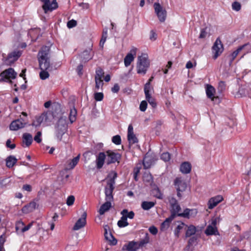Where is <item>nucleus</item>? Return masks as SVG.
<instances>
[{
	"instance_id": "obj_33",
	"label": "nucleus",
	"mask_w": 251,
	"mask_h": 251,
	"mask_svg": "<svg viewBox=\"0 0 251 251\" xmlns=\"http://www.w3.org/2000/svg\"><path fill=\"white\" fill-rule=\"evenodd\" d=\"M91 50V49H89L88 50H85L81 53V57L84 61L86 62L92 59V56L90 54Z\"/></svg>"
},
{
	"instance_id": "obj_38",
	"label": "nucleus",
	"mask_w": 251,
	"mask_h": 251,
	"mask_svg": "<svg viewBox=\"0 0 251 251\" xmlns=\"http://www.w3.org/2000/svg\"><path fill=\"white\" fill-rule=\"evenodd\" d=\"M127 140L129 142V144L132 145L137 143L138 142V140L134 133L132 134H127Z\"/></svg>"
},
{
	"instance_id": "obj_55",
	"label": "nucleus",
	"mask_w": 251,
	"mask_h": 251,
	"mask_svg": "<svg viewBox=\"0 0 251 251\" xmlns=\"http://www.w3.org/2000/svg\"><path fill=\"white\" fill-rule=\"evenodd\" d=\"M5 241V239L4 237V235L2 234L1 236H0V251H4L3 245Z\"/></svg>"
},
{
	"instance_id": "obj_37",
	"label": "nucleus",
	"mask_w": 251,
	"mask_h": 251,
	"mask_svg": "<svg viewBox=\"0 0 251 251\" xmlns=\"http://www.w3.org/2000/svg\"><path fill=\"white\" fill-rule=\"evenodd\" d=\"M149 237L148 233L146 234L145 237L141 240L139 242H137L139 248L145 246L149 242Z\"/></svg>"
},
{
	"instance_id": "obj_31",
	"label": "nucleus",
	"mask_w": 251,
	"mask_h": 251,
	"mask_svg": "<svg viewBox=\"0 0 251 251\" xmlns=\"http://www.w3.org/2000/svg\"><path fill=\"white\" fill-rule=\"evenodd\" d=\"M184 226H187V225L183 222H180V224L177 226L174 230V235L176 238H178L179 237L180 232Z\"/></svg>"
},
{
	"instance_id": "obj_42",
	"label": "nucleus",
	"mask_w": 251,
	"mask_h": 251,
	"mask_svg": "<svg viewBox=\"0 0 251 251\" xmlns=\"http://www.w3.org/2000/svg\"><path fill=\"white\" fill-rule=\"evenodd\" d=\"M80 158V154L72 159L69 163L71 169H73L78 163Z\"/></svg>"
},
{
	"instance_id": "obj_10",
	"label": "nucleus",
	"mask_w": 251,
	"mask_h": 251,
	"mask_svg": "<svg viewBox=\"0 0 251 251\" xmlns=\"http://www.w3.org/2000/svg\"><path fill=\"white\" fill-rule=\"evenodd\" d=\"M21 54V51L18 50H15L13 51L8 54L5 61V64L8 65H11L18 59Z\"/></svg>"
},
{
	"instance_id": "obj_19",
	"label": "nucleus",
	"mask_w": 251,
	"mask_h": 251,
	"mask_svg": "<svg viewBox=\"0 0 251 251\" xmlns=\"http://www.w3.org/2000/svg\"><path fill=\"white\" fill-rule=\"evenodd\" d=\"M223 200V197L220 195H218L215 197L211 198L208 201V207L209 209H212L215 207L219 202Z\"/></svg>"
},
{
	"instance_id": "obj_15",
	"label": "nucleus",
	"mask_w": 251,
	"mask_h": 251,
	"mask_svg": "<svg viewBox=\"0 0 251 251\" xmlns=\"http://www.w3.org/2000/svg\"><path fill=\"white\" fill-rule=\"evenodd\" d=\"M137 49L133 48L130 52L127 54L124 58V63L126 67H128L134 60V56L136 55Z\"/></svg>"
},
{
	"instance_id": "obj_46",
	"label": "nucleus",
	"mask_w": 251,
	"mask_h": 251,
	"mask_svg": "<svg viewBox=\"0 0 251 251\" xmlns=\"http://www.w3.org/2000/svg\"><path fill=\"white\" fill-rule=\"evenodd\" d=\"M104 76L103 70L101 68H98L96 71V75L95 78H102Z\"/></svg>"
},
{
	"instance_id": "obj_60",
	"label": "nucleus",
	"mask_w": 251,
	"mask_h": 251,
	"mask_svg": "<svg viewBox=\"0 0 251 251\" xmlns=\"http://www.w3.org/2000/svg\"><path fill=\"white\" fill-rule=\"evenodd\" d=\"M168 200L171 206L178 203L177 201L174 197H169L168 198Z\"/></svg>"
},
{
	"instance_id": "obj_20",
	"label": "nucleus",
	"mask_w": 251,
	"mask_h": 251,
	"mask_svg": "<svg viewBox=\"0 0 251 251\" xmlns=\"http://www.w3.org/2000/svg\"><path fill=\"white\" fill-rule=\"evenodd\" d=\"M139 247L137 242L131 241L127 244L124 245L122 248L123 251H136L139 249Z\"/></svg>"
},
{
	"instance_id": "obj_18",
	"label": "nucleus",
	"mask_w": 251,
	"mask_h": 251,
	"mask_svg": "<svg viewBox=\"0 0 251 251\" xmlns=\"http://www.w3.org/2000/svg\"><path fill=\"white\" fill-rule=\"evenodd\" d=\"M33 142V138L31 134L28 133H25L23 134V147H28Z\"/></svg>"
},
{
	"instance_id": "obj_59",
	"label": "nucleus",
	"mask_w": 251,
	"mask_h": 251,
	"mask_svg": "<svg viewBox=\"0 0 251 251\" xmlns=\"http://www.w3.org/2000/svg\"><path fill=\"white\" fill-rule=\"evenodd\" d=\"M41 132L38 131L34 138V140L38 143H40L42 141V139L41 138Z\"/></svg>"
},
{
	"instance_id": "obj_8",
	"label": "nucleus",
	"mask_w": 251,
	"mask_h": 251,
	"mask_svg": "<svg viewBox=\"0 0 251 251\" xmlns=\"http://www.w3.org/2000/svg\"><path fill=\"white\" fill-rule=\"evenodd\" d=\"M154 11L156 14L160 22H164L166 18L167 11L163 7L157 2H155L153 4Z\"/></svg>"
},
{
	"instance_id": "obj_36",
	"label": "nucleus",
	"mask_w": 251,
	"mask_h": 251,
	"mask_svg": "<svg viewBox=\"0 0 251 251\" xmlns=\"http://www.w3.org/2000/svg\"><path fill=\"white\" fill-rule=\"evenodd\" d=\"M121 215L123 216H125L126 219L127 220V218H129L130 219H133L135 214L133 211H131L130 212L128 211V210L126 209H124L121 212Z\"/></svg>"
},
{
	"instance_id": "obj_13",
	"label": "nucleus",
	"mask_w": 251,
	"mask_h": 251,
	"mask_svg": "<svg viewBox=\"0 0 251 251\" xmlns=\"http://www.w3.org/2000/svg\"><path fill=\"white\" fill-rule=\"evenodd\" d=\"M103 227L104 230V235L105 239L107 240H108L110 242V244L111 245H116L117 243V240L114 238V237L110 232L109 226L107 225H106L104 226Z\"/></svg>"
},
{
	"instance_id": "obj_1",
	"label": "nucleus",
	"mask_w": 251,
	"mask_h": 251,
	"mask_svg": "<svg viewBox=\"0 0 251 251\" xmlns=\"http://www.w3.org/2000/svg\"><path fill=\"white\" fill-rule=\"evenodd\" d=\"M50 48L43 47L37 54L38 61L40 70H50L51 68L50 61Z\"/></svg>"
},
{
	"instance_id": "obj_39",
	"label": "nucleus",
	"mask_w": 251,
	"mask_h": 251,
	"mask_svg": "<svg viewBox=\"0 0 251 251\" xmlns=\"http://www.w3.org/2000/svg\"><path fill=\"white\" fill-rule=\"evenodd\" d=\"M44 116L45 115H43V114H42L40 116L36 117V120L33 122L32 125L35 126H39L41 123H44Z\"/></svg>"
},
{
	"instance_id": "obj_29",
	"label": "nucleus",
	"mask_w": 251,
	"mask_h": 251,
	"mask_svg": "<svg viewBox=\"0 0 251 251\" xmlns=\"http://www.w3.org/2000/svg\"><path fill=\"white\" fill-rule=\"evenodd\" d=\"M44 116V123L46 126H48L50 124V122L53 119V116L52 113L50 112L43 113Z\"/></svg>"
},
{
	"instance_id": "obj_11",
	"label": "nucleus",
	"mask_w": 251,
	"mask_h": 251,
	"mask_svg": "<svg viewBox=\"0 0 251 251\" xmlns=\"http://www.w3.org/2000/svg\"><path fill=\"white\" fill-rule=\"evenodd\" d=\"M247 48L246 52H248L249 50H251V47L249 43L245 44L242 46H241L238 48V49L234 51L231 54L228 55V57L229 60V65L231 66L232 62L234 60V59L236 57L239 52L242 50Z\"/></svg>"
},
{
	"instance_id": "obj_34",
	"label": "nucleus",
	"mask_w": 251,
	"mask_h": 251,
	"mask_svg": "<svg viewBox=\"0 0 251 251\" xmlns=\"http://www.w3.org/2000/svg\"><path fill=\"white\" fill-rule=\"evenodd\" d=\"M155 202L153 201H144L141 204L142 208L145 210H148L155 205Z\"/></svg>"
},
{
	"instance_id": "obj_30",
	"label": "nucleus",
	"mask_w": 251,
	"mask_h": 251,
	"mask_svg": "<svg viewBox=\"0 0 251 251\" xmlns=\"http://www.w3.org/2000/svg\"><path fill=\"white\" fill-rule=\"evenodd\" d=\"M174 216L170 215V216L167 218L166 219V220L162 223L161 226V229H167L171 222L174 219Z\"/></svg>"
},
{
	"instance_id": "obj_16",
	"label": "nucleus",
	"mask_w": 251,
	"mask_h": 251,
	"mask_svg": "<svg viewBox=\"0 0 251 251\" xmlns=\"http://www.w3.org/2000/svg\"><path fill=\"white\" fill-rule=\"evenodd\" d=\"M40 0L43 3L42 8L45 13H47L48 11H52L55 9L56 3L54 2H51L50 0Z\"/></svg>"
},
{
	"instance_id": "obj_40",
	"label": "nucleus",
	"mask_w": 251,
	"mask_h": 251,
	"mask_svg": "<svg viewBox=\"0 0 251 251\" xmlns=\"http://www.w3.org/2000/svg\"><path fill=\"white\" fill-rule=\"evenodd\" d=\"M117 225L120 227H124L128 226V223L127 222V220L126 219V217L122 216L121 220L118 222Z\"/></svg>"
},
{
	"instance_id": "obj_53",
	"label": "nucleus",
	"mask_w": 251,
	"mask_h": 251,
	"mask_svg": "<svg viewBox=\"0 0 251 251\" xmlns=\"http://www.w3.org/2000/svg\"><path fill=\"white\" fill-rule=\"evenodd\" d=\"M241 4L237 1H234L232 4V8L234 10L239 11L241 9Z\"/></svg>"
},
{
	"instance_id": "obj_35",
	"label": "nucleus",
	"mask_w": 251,
	"mask_h": 251,
	"mask_svg": "<svg viewBox=\"0 0 251 251\" xmlns=\"http://www.w3.org/2000/svg\"><path fill=\"white\" fill-rule=\"evenodd\" d=\"M152 163V161L151 157L149 156H145L143 159V166L144 168L146 169L150 168Z\"/></svg>"
},
{
	"instance_id": "obj_32",
	"label": "nucleus",
	"mask_w": 251,
	"mask_h": 251,
	"mask_svg": "<svg viewBox=\"0 0 251 251\" xmlns=\"http://www.w3.org/2000/svg\"><path fill=\"white\" fill-rule=\"evenodd\" d=\"M171 207V215H174L175 218L176 216H177V214L179 213V212L181 210V207L178 203L175 205H172Z\"/></svg>"
},
{
	"instance_id": "obj_43",
	"label": "nucleus",
	"mask_w": 251,
	"mask_h": 251,
	"mask_svg": "<svg viewBox=\"0 0 251 251\" xmlns=\"http://www.w3.org/2000/svg\"><path fill=\"white\" fill-rule=\"evenodd\" d=\"M41 71L39 74L40 77L42 80H45L49 78L50 75L48 71L50 70H41Z\"/></svg>"
},
{
	"instance_id": "obj_62",
	"label": "nucleus",
	"mask_w": 251,
	"mask_h": 251,
	"mask_svg": "<svg viewBox=\"0 0 251 251\" xmlns=\"http://www.w3.org/2000/svg\"><path fill=\"white\" fill-rule=\"evenodd\" d=\"M197 240V237L196 236H193L191 237L188 241V244L189 246H192L193 244H194Z\"/></svg>"
},
{
	"instance_id": "obj_7",
	"label": "nucleus",
	"mask_w": 251,
	"mask_h": 251,
	"mask_svg": "<svg viewBox=\"0 0 251 251\" xmlns=\"http://www.w3.org/2000/svg\"><path fill=\"white\" fill-rule=\"evenodd\" d=\"M212 50L214 54L213 58L214 59H217L223 52L224 47L220 38H218L216 40L212 48Z\"/></svg>"
},
{
	"instance_id": "obj_5",
	"label": "nucleus",
	"mask_w": 251,
	"mask_h": 251,
	"mask_svg": "<svg viewBox=\"0 0 251 251\" xmlns=\"http://www.w3.org/2000/svg\"><path fill=\"white\" fill-rule=\"evenodd\" d=\"M106 162L107 165L114 163L116 162H119V160L121 158V155L118 152H114L111 150H108L105 151Z\"/></svg>"
},
{
	"instance_id": "obj_41",
	"label": "nucleus",
	"mask_w": 251,
	"mask_h": 251,
	"mask_svg": "<svg viewBox=\"0 0 251 251\" xmlns=\"http://www.w3.org/2000/svg\"><path fill=\"white\" fill-rule=\"evenodd\" d=\"M151 89H152V88L151 87L150 82H147L144 86V92L146 98L149 97V95H151L150 92Z\"/></svg>"
},
{
	"instance_id": "obj_48",
	"label": "nucleus",
	"mask_w": 251,
	"mask_h": 251,
	"mask_svg": "<svg viewBox=\"0 0 251 251\" xmlns=\"http://www.w3.org/2000/svg\"><path fill=\"white\" fill-rule=\"evenodd\" d=\"M112 141L114 144L117 145H120L121 144V138L120 136L119 135L114 136L112 138Z\"/></svg>"
},
{
	"instance_id": "obj_2",
	"label": "nucleus",
	"mask_w": 251,
	"mask_h": 251,
	"mask_svg": "<svg viewBox=\"0 0 251 251\" xmlns=\"http://www.w3.org/2000/svg\"><path fill=\"white\" fill-rule=\"evenodd\" d=\"M117 177V174L115 172H110L107 177L109 179L107 181V185L105 187V200L112 201L113 200V196L112 195L113 191L115 188L114 185L115 184V179Z\"/></svg>"
},
{
	"instance_id": "obj_61",
	"label": "nucleus",
	"mask_w": 251,
	"mask_h": 251,
	"mask_svg": "<svg viewBox=\"0 0 251 251\" xmlns=\"http://www.w3.org/2000/svg\"><path fill=\"white\" fill-rule=\"evenodd\" d=\"M220 220L221 219L219 217H217L212 219V222L211 225L214 227H216V225L217 223H219L220 221Z\"/></svg>"
},
{
	"instance_id": "obj_54",
	"label": "nucleus",
	"mask_w": 251,
	"mask_h": 251,
	"mask_svg": "<svg viewBox=\"0 0 251 251\" xmlns=\"http://www.w3.org/2000/svg\"><path fill=\"white\" fill-rule=\"evenodd\" d=\"M207 27H205L201 29V33L199 35V38L200 39H203L205 38L206 36L207 35Z\"/></svg>"
},
{
	"instance_id": "obj_26",
	"label": "nucleus",
	"mask_w": 251,
	"mask_h": 251,
	"mask_svg": "<svg viewBox=\"0 0 251 251\" xmlns=\"http://www.w3.org/2000/svg\"><path fill=\"white\" fill-rule=\"evenodd\" d=\"M185 227L187 228L185 232V238L190 237L196 234L197 232V228L195 226L193 225H190Z\"/></svg>"
},
{
	"instance_id": "obj_25",
	"label": "nucleus",
	"mask_w": 251,
	"mask_h": 251,
	"mask_svg": "<svg viewBox=\"0 0 251 251\" xmlns=\"http://www.w3.org/2000/svg\"><path fill=\"white\" fill-rule=\"evenodd\" d=\"M110 201H106V202L102 204L99 210V213L102 215L107 211L111 207V203Z\"/></svg>"
},
{
	"instance_id": "obj_45",
	"label": "nucleus",
	"mask_w": 251,
	"mask_h": 251,
	"mask_svg": "<svg viewBox=\"0 0 251 251\" xmlns=\"http://www.w3.org/2000/svg\"><path fill=\"white\" fill-rule=\"evenodd\" d=\"M190 209L186 208L182 213H179L177 214V216L185 218H190Z\"/></svg>"
},
{
	"instance_id": "obj_6",
	"label": "nucleus",
	"mask_w": 251,
	"mask_h": 251,
	"mask_svg": "<svg viewBox=\"0 0 251 251\" xmlns=\"http://www.w3.org/2000/svg\"><path fill=\"white\" fill-rule=\"evenodd\" d=\"M174 185L177 191V197L180 198H181V193L185 191L187 188L186 183L181 178L177 177L174 180Z\"/></svg>"
},
{
	"instance_id": "obj_44",
	"label": "nucleus",
	"mask_w": 251,
	"mask_h": 251,
	"mask_svg": "<svg viewBox=\"0 0 251 251\" xmlns=\"http://www.w3.org/2000/svg\"><path fill=\"white\" fill-rule=\"evenodd\" d=\"M95 80L96 83L95 89L96 90H99L100 88L102 89L104 84L102 79L95 78Z\"/></svg>"
},
{
	"instance_id": "obj_57",
	"label": "nucleus",
	"mask_w": 251,
	"mask_h": 251,
	"mask_svg": "<svg viewBox=\"0 0 251 251\" xmlns=\"http://www.w3.org/2000/svg\"><path fill=\"white\" fill-rule=\"evenodd\" d=\"M147 105H148V103L146 100L142 101L140 104V107H139L140 110L142 112L145 111L147 109Z\"/></svg>"
},
{
	"instance_id": "obj_63",
	"label": "nucleus",
	"mask_w": 251,
	"mask_h": 251,
	"mask_svg": "<svg viewBox=\"0 0 251 251\" xmlns=\"http://www.w3.org/2000/svg\"><path fill=\"white\" fill-rule=\"evenodd\" d=\"M156 33L153 30H151L150 32V39L151 41H154L156 39Z\"/></svg>"
},
{
	"instance_id": "obj_21",
	"label": "nucleus",
	"mask_w": 251,
	"mask_h": 251,
	"mask_svg": "<svg viewBox=\"0 0 251 251\" xmlns=\"http://www.w3.org/2000/svg\"><path fill=\"white\" fill-rule=\"evenodd\" d=\"M106 158L105 152H100L99 153L96 159L97 168L98 169H101L102 167Z\"/></svg>"
},
{
	"instance_id": "obj_58",
	"label": "nucleus",
	"mask_w": 251,
	"mask_h": 251,
	"mask_svg": "<svg viewBox=\"0 0 251 251\" xmlns=\"http://www.w3.org/2000/svg\"><path fill=\"white\" fill-rule=\"evenodd\" d=\"M77 25V22L75 20H71L68 22L67 26L68 28H71Z\"/></svg>"
},
{
	"instance_id": "obj_28",
	"label": "nucleus",
	"mask_w": 251,
	"mask_h": 251,
	"mask_svg": "<svg viewBox=\"0 0 251 251\" xmlns=\"http://www.w3.org/2000/svg\"><path fill=\"white\" fill-rule=\"evenodd\" d=\"M5 161L7 167L11 168L16 163L17 159L15 156L10 155L6 158Z\"/></svg>"
},
{
	"instance_id": "obj_14",
	"label": "nucleus",
	"mask_w": 251,
	"mask_h": 251,
	"mask_svg": "<svg viewBox=\"0 0 251 251\" xmlns=\"http://www.w3.org/2000/svg\"><path fill=\"white\" fill-rule=\"evenodd\" d=\"M86 217L87 213L86 212H84L81 215V217L76 221L73 227V229L74 230H77L85 226L86 224Z\"/></svg>"
},
{
	"instance_id": "obj_49",
	"label": "nucleus",
	"mask_w": 251,
	"mask_h": 251,
	"mask_svg": "<svg viewBox=\"0 0 251 251\" xmlns=\"http://www.w3.org/2000/svg\"><path fill=\"white\" fill-rule=\"evenodd\" d=\"M161 159L165 162L169 161L171 159V155L168 152H164L161 155Z\"/></svg>"
},
{
	"instance_id": "obj_22",
	"label": "nucleus",
	"mask_w": 251,
	"mask_h": 251,
	"mask_svg": "<svg viewBox=\"0 0 251 251\" xmlns=\"http://www.w3.org/2000/svg\"><path fill=\"white\" fill-rule=\"evenodd\" d=\"M37 206V203L35 201H31L28 204L25 205L22 209L24 214H28L34 210Z\"/></svg>"
},
{
	"instance_id": "obj_9",
	"label": "nucleus",
	"mask_w": 251,
	"mask_h": 251,
	"mask_svg": "<svg viewBox=\"0 0 251 251\" xmlns=\"http://www.w3.org/2000/svg\"><path fill=\"white\" fill-rule=\"evenodd\" d=\"M236 96L239 97L251 96V84L246 83L242 85L239 88Z\"/></svg>"
},
{
	"instance_id": "obj_23",
	"label": "nucleus",
	"mask_w": 251,
	"mask_h": 251,
	"mask_svg": "<svg viewBox=\"0 0 251 251\" xmlns=\"http://www.w3.org/2000/svg\"><path fill=\"white\" fill-rule=\"evenodd\" d=\"M204 233L207 236L212 235H219V232L218 230L217 227H214L211 225H208L207 226V227L204 231Z\"/></svg>"
},
{
	"instance_id": "obj_56",
	"label": "nucleus",
	"mask_w": 251,
	"mask_h": 251,
	"mask_svg": "<svg viewBox=\"0 0 251 251\" xmlns=\"http://www.w3.org/2000/svg\"><path fill=\"white\" fill-rule=\"evenodd\" d=\"M75 200V198L74 196L71 195V196H69L67 199V202H66L68 206L72 205L74 203Z\"/></svg>"
},
{
	"instance_id": "obj_64",
	"label": "nucleus",
	"mask_w": 251,
	"mask_h": 251,
	"mask_svg": "<svg viewBox=\"0 0 251 251\" xmlns=\"http://www.w3.org/2000/svg\"><path fill=\"white\" fill-rule=\"evenodd\" d=\"M150 232L153 235H156L157 233V228L154 226H151L149 228Z\"/></svg>"
},
{
	"instance_id": "obj_27",
	"label": "nucleus",
	"mask_w": 251,
	"mask_h": 251,
	"mask_svg": "<svg viewBox=\"0 0 251 251\" xmlns=\"http://www.w3.org/2000/svg\"><path fill=\"white\" fill-rule=\"evenodd\" d=\"M191 165L188 162L182 163L180 166V172L184 174H187L191 172Z\"/></svg>"
},
{
	"instance_id": "obj_52",
	"label": "nucleus",
	"mask_w": 251,
	"mask_h": 251,
	"mask_svg": "<svg viewBox=\"0 0 251 251\" xmlns=\"http://www.w3.org/2000/svg\"><path fill=\"white\" fill-rule=\"evenodd\" d=\"M146 100H148L150 104L153 107L155 108L156 106V103L155 101V100L151 98V95H149V97L146 98Z\"/></svg>"
},
{
	"instance_id": "obj_47",
	"label": "nucleus",
	"mask_w": 251,
	"mask_h": 251,
	"mask_svg": "<svg viewBox=\"0 0 251 251\" xmlns=\"http://www.w3.org/2000/svg\"><path fill=\"white\" fill-rule=\"evenodd\" d=\"M76 114V111L75 109H72L70 111L69 119L71 122L72 123L75 120V115Z\"/></svg>"
},
{
	"instance_id": "obj_4",
	"label": "nucleus",
	"mask_w": 251,
	"mask_h": 251,
	"mask_svg": "<svg viewBox=\"0 0 251 251\" xmlns=\"http://www.w3.org/2000/svg\"><path fill=\"white\" fill-rule=\"evenodd\" d=\"M67 127L66 119L63 117L60 118L55 126L56 135L60 141L61 140L62 136L67 131Z\"/></svg>"
},
{
	"instance_id": "obj_24",
	"label": "nucleus",
	"mask_w": 251,
	"mask_h": 251,
	"mask_svg": "<svg viewBox=\"0 0 251 251\" xmlns=\"http://www.w3.org/2000/svg\"><path fill=\"white\" fill-rule=\"evenodd\" d=\"M215 93V88L211 85H207L206 89V93L207 97L210 99L212 100H214V99H217L218 97H214Z\"/></svg>"
},
{
	"instance_id": "obj_3",
	"label": "nucleus",
	"mask_w": 251,
	"mask_h": 251,
	"mask_svg": "<svg viewBox=\"0 0 251 251\" xmlns=\"http://www.w3.org/2000/svg\"><path fill=\"white\" fill-rule=\"evenodd\" d=\"M150 62L147 54H142L138 57L136 65L137 73L145 75L150 67Z\"/></svg>"
},
{
	"instance_id": "obj_17",
	"label": "nucleus",
	"mask_w": 251,
	"mask_h": 251,
	"mask_svg": "<svg viewBox=\"0 0 251 251\" xmlns=\"http://www.w3.org/2000/svg\"><path fill=\"white\" fill-rule=\"evenodd\" d=\"M25 123L22 122L20 119L15 120L11 122L9 126V128L11 130H18L25 126Z\"/></svg>"
},
{
	"instance_id": "obj_51",
	"label": "nucleus",
	"mask_w": 251,
	"mask_h": 251,
	"mask_svg": "<svg viewBox=\"0 0 251 251\" xmlns=\"http://www.w3.org/2000/svg\"><path fill=\"white\" fill-rule=\"evenodd\" d=\"M94 99L96 101H101L103 99V94L101 92L95 93Z\"/></svg>"
},
{
	"instance_id": "obj_12",
	"label": "nucleus",
	"mask_w": 251,
	"mask_h": 251,
	"mask_svg": "<svg viewBox=\"0 0 251 251\" xmlns=\"http://www.w3.org/2000/svg\"><path fill=\"white\" fill-rule=\"evenodd\" d=\"M17 73L15 72L14 70L10 68L8 69L3 71L0 75V76L2 78L5 79L9 80L10 79H14L16 78Z\"/></svg>"
},
{
	"instance_id": "obj_50",
	"label": "nucleus",
	"mask_w": 251,
	"mask_h": 251,
	"mask_svg": "<svg viewBox=\"0 0 251 251\" xmlns=\"http://www.w3.org/2000/svg\"><path fill=\"white\" fill-rule=\"evenodd\" d=\"M152 194L154 196L158 199H162V194L160 192L159 189L158 188L154 189L152 191Z\"/></svg>"
}]
</instances>
